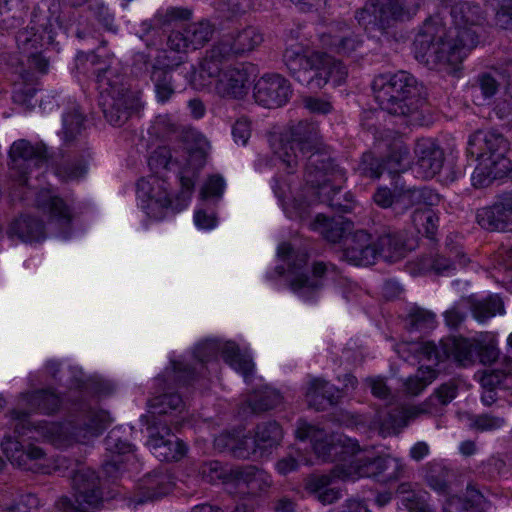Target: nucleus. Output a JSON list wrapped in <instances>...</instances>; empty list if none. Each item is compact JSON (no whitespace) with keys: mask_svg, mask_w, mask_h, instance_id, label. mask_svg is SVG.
<instances>
[{"mask_svg":"<svg viewBox=\"0 0 512 512\" xmlns=\"http://www.w3.org/2000/svg\"><path fill=\"white\" fill-rule=\"evenodd\" d=\"M511 371L512 363L509 361L505 364L504 369L485 371L480 378V384L483 389L507 388L508 384L506 382L510 379Z\"/></svg>","mask_w":512,"mask_h":512,"instance_id":"52","label":"nucleus"},{"mask_svg":"<svg viewBox=\"0 0 512 512\" xmlns=\"http://www.w3.org/2000/svg\"><path fill=\"white\" fill-rule=\"evenodd\" d=\"M1 449L13 466L32 473H46L48 470L45 451L34 444H21L11 435H5Z\"/></svg>","mask_w":512,"mask_h":512,"instance_id":"15","label":"nucleus"},{"mask_svg":"<svg viewBox=\"0 0 512 512\" xmlns=\"http://www.w3.org/2000/svg\"><path fill=\"white\" fill-rule=\"evenodd\" d=\"M328 272V265L324 262H315L312 275L299 274L290 282V288L305 300L313 299L323 287V278Z\"/></svg>","mask_w":512,"mask_h":512,"instance_id":"31","label":"nucleus"},{"mask_svg":"<svg viewBox=\"0 0 512 512\" xmlns=\"http://www.w3.org/2000/svg\"><path fill=\"white\" fill-rule=\"evenodd\" d=\"M141 423L147 427V445L151 452L160 461H179L186 453V446L182 440L171 433L167 422L160 423L150 418H141Z\"/></svg>","mask_w":512,"mask_h":512,"instance_id":"13","label":"nucleus"},{"mask_svg":"<svg viewBox=\"0 0 512 512\" xmlns=\"http://www.w3.org/2000/svg\"><path fill=\"white\" fill-rule=\"evenodd\" d=\"M313 88L322 89L328 83L333 86L342 85L348 76L347 67L331 55L318 51Z\"/></svg>","mask_w":512,"mask_h":512,"instance_id":"28","label":"nucleus"},{"mask_svg":"<svg viewBox=\"0 0 512 512\" xmlns=\"http://www.w3.org/2000/svg\"><path fill=\"white\" fill-rule=\"evenodd\" d=\"M253 438L260 450V456H264L270 454L274 448L280 445L283 439V429L276 421L262 422L254 428Z\"/></svg>","mask_w":512,"mask_h":512,"instance_id":"39","label":"nucleus"},{"mask_svg":"<svg viewBox=\"0 0 512 512\" xmlns=\"http://www.w3.org/2000/svg\"><path fill=\"white\" fill-rule=\"evenodd\" d=\"M414 155L418 173L424 179H431L437 175L444 163V152L431 138H420L414 146Z\"/></svg>","mask_w":512,"mask_h":512,"instance_id":"24","label":"nucleus"},{"mask_svg":"<svg viewBox=\"0 0 512 512\" xmlns=\"http://www.w3.org/2000/svg\"><path fill=\"white\" fill-rule=\"evenodd\" d=\"M37 206L43 211H48L51 218L60 225H69L72 221V214L69 206L63 199L52 195L47 190H42L36 198Z\"/></svg>","mask_w":512,"mask_h":512,"instance_id":"42","label":"nucleus"},{"mask_svg":"<svg viewBox=\"0 0 512 512\" xmlns=\"http://www.w3.org/2000/svg\"><path fill=\"white\" fill-rule=\"evenodd\" d=\"M193 10L188 7L170 6L166 9L157 11L154 16L155 25L160 28L171 27L185 21L191 20Z\"/></svg>","mask_w":512,"mask_h":512,"instance_id":"48","label":"nucleus"},{"mask_svg":"<svg viewBox=\"0 0 512 512\" xmlns=\"http://www.w3.org/2000/svg\"><path fill=\"white\" fill-rule=\"evenodd\" d=\"M449 470L445 467L434 464L430 465L426 475L425 481L427 485L440 494H447L449 492Z\"/></svg>","mask_w":512,"mask_h":512,"instance_id":"51","label":"nucleus"},{"mask_svg":"<svg viewBox=\"0 0 512 512\" xmlns=\"http://www.w3.org/2000/svg\"><path fill=\"white\" fill-rule=\"evenodd\" d=\"M358 170L361 175L377 179L384 171H387V165L383 159L375 157L371 152H365L362 155Z\"/></svg>","mask_w":512,"mask_h":512,"instance_id":"53","label":"nucleus"},{"mask_svg":"<svg viewBox=\"0 0 512 512\" xmlns=\"http://www.w3.org/2000/svg\"><path fill=\"white\" fill-rule=\"evenodd\" d=\"M283 61L291 77L302 85L313 88L318 51L311 54L301 52L300 47H290L284 51Z\"/></svg>","mask_w":512,"mask_h":512,"instance_id":"23","label":"nucleus"},{"mask_svg":"<svg viewBox=\"0 0 512 512\" xmlns=\"http://www.w3.org/2000/svg\"><path fill=\"white\" fill-rule=\"evenodd\" d=\"M387 172L393 179L410 163V150L408 145L400 138L394 139L388 148L386 159Z\"/></svg>","mask_w":512,"mask_h":512,"instance_id":"43","label":"nucleus"},{"mask_svg":"<svg viewBox=\"0 0 512 512\" xmlns=\"http://www.w3.org/2000/svg\"><path fill=\"white\" fill-rule=\"evenodd\" d=\"M230 475L238 489V494L243 499L262 497L268 494L273 486L272 476L263 468L255 465L234 468Z\"/></svg>","mask_w":512,"mask_h":512,"instance_id":"18","label":"nucleus"},{"mask_svg":"<svg viewBox=\"0 0 512 512\" xmlns=\"http://www.w3.org/2000/svg\"><path fill=\"white\" fill-rule=\"evenodd\" d=\"M499 356V350L493 340L485 341L477 339L476 358L478 357L483 365L492 364Z\"/></svg>","mask_w":512,"mask_h":512,"instance_id":"62","label":"nucleus"},{"mask_svg":"<svg viewBox=\"0 0 512 512\" xmlns=\"http://www.w3.org/2000/svg\"><path fill=\"white\" fill-rule=\"evenodd\" d=\"M341 258L355 266L375 264L376 249L374 238L365 230H357L344 240Z\"/></svg>","mask_w":512,"mask_h":512,"instance_id":"22","label":"nucleus"},{"mask_svg":"<svg viewBox=\"0 0 512 512\" xmlns=\"http://www.w3.org/2000/svg\"><path fill=\"white\" fill-rule=\"evenodd\" d=\"M469 308L474 318L480 322H484L496 314L504 313L503 300L497 294L489 295L482 300L470 299Z\"/></svg>","mask_w":512,"mask_h":512,"instance_id":"45","label":"nucleus"},{"mask_svg":"<svg viewBox=\"0 0 512 512\" xmlns=\"http://www.w3.org/2000/svg\"><path fill=\"white\" fill-rule=\"evenodd\" d=\"M363 41L356 35L335 39L331 43V47L335 53L342 56H349L361 47Z\"/></svg>","mask_w":512,"mask_h":512,"instance_id":"61","label":"nucleus"},{"mask_svg":"<svg viewBox=\"0 0 512 512\" xmlns=\"http://www.w3.org/2000/svg\"><path fill=\"white\" fill-rule=\"evenodd\" d=\"M235 444L233 446V457L244 460L252 457H261L260 450L257 448L253 436L236 437Z\"/></svg>","mask_w":512,"mask_h":512,"instance_id":"58","label":"nucleus"},{"mask_svg":"<svg viewBox=\"0 0 512 512\" xmlns=\"http://www.w3.org/2000/svg\"><path fill=\"white\" fill-rule=\"evenodd\" d=\"M409 18V12L399 0H368L355 12L358 24L371 36L386 34L398 22Z\"/></svg>","mask_w":512,"mask_h":512,"instance_id":"9","label":"nucleus"},{"mask_svg":"<svg viewBox=\"0 0 512 512\" xmlns=\"http://www.w3.org/2000/svg\"><path fill=\"white\" fill-rule=\"evenodd\" d=\"M70 390L78 393L81 397L73 399L71 419L67 423H50L46 425V432L56 440L73 438L76 441L85 440L98 436L110 423L109 414L103 410H96L87 403L86 396L108 395L112 392V386L96 378L85 379L82 371H73L70 383Z\"/></svg>","mask_w":512,"mask_h":512,"instance_id":"1","label":"nucleus"},{"mask_svg":"<svg viewBox=\"0 0 512 512\" xmlns=\"http://www.w3.org/2000/svg\"><path fill=\"white\" fill-rule=\"evenodd\" d=\"M425 410L417 406L392 407L377 414L375 423L378 425L379 434L383 437L399 434L411 420L417 418Z\"/></svg>","mask_w":512,"mask_h":512,"instance_id":"25","label":"nucleus"},{"mask_svg":"<svg viewBox=\"0 0 512 512\" xmlns=\"http://www.w3.org/2000/svg\"><path fill=\"white\" fill-rule=\"evenodd\" d=\"M374 246L377 259L383 258L385 261L393 262L403 256L404 237L400 231L388 227L374 239Z\"/></svg>","mask_w":512,"mask_h":512,"instance_id":"34","label":"nucleus"},{"mask_svg":"<svg viewBox=\"0 0 512 512\" xmlns=\"http://www.w3.org/2000/svg\"><path fill=\"white\" fill-rule=\"evenodd\" d=\"M427 492H416L411 490L402 497V503L411 512H434V509L427 502Z\"/></svg>","mask_w":512,"mask_h":512,"instance_id":"59","label":"nucleus"},{"mask_svg":"<svg viewBox=\"0 0 512 512\" xmlns=\"http://www.w3.org/2000/svg\"><path fill=\"white\" fill-rule=\"evenodd\" d=\"M85 155L80 159L62 158L57 164L55 173L63 181L78 180L87 172Z\"/></svg>","mask_w":512,"mask_h":512,"instance_id":"49","label":"nucleus"},{"mask_svg":"<svg viewBox=\"0 0 512 512\" xmlns=\"http://www.w3.org/2000/svg\"><path fill=\"white\" fill-rule=\"evenodd\" d=\"M219 351L222 352L224 361L247 380L253 371L254 364L249 355L241 353L235 342L228 341L221 344L217 340H206L195 348L194 355L201 363H205L216 357Z\"/></svg>","mask_w":512,"mask_h":512,"instance_id":"17","label":"nucleus"},{"mask_svg":"<svg viewBox=\"0 0 512 512\" xmlns=\"http://www.w3.org/2000/svg\"><path fill=\"white\" fill-rule=\"evenodd\" d=\"M214 30V26L207 20L194 22L187 25L182 31H171L166 45L171 51L185 54L189 48L195 50L203 47L211 40Z\"/></svg>","mask_w":512,"mask_h":512,"instance_id":"19","label":"nucleus"},{"mask_svg":"<svg viewBox=\"0 0 512 512\" xmlns=\"http://www.w3.org/2000/svg\"><path fill=\"white\" fill-rule=\"evenodd\" d=\"M136 65H143L146 70L151 67L150 79L154 85L156 99L159 103H166L175 94V86L172 77V67H159L150 63V58L145 53H137L134 57Z\"/></svg>","mask_w":512,"mask_h":512,"instance_id":"26","label":"nucleus"},{"mask_svg":"<svg viewBox=\"0 0 512 512\" xmlns=\"http://www.w3.org/2000/svg\"><path fill=\"white\" fill-rule=\"evenodd\" d=\"M20 401L30 412L53 414L59 410L61 400L57 394L48 389L20 394Z\"/></svg>","mask_w":512,"mask_h":512,"instance_id":"38","label":"nucleus"},{"mask_svg":"<svg viewBox=\"0 0 512 512\" xmlns=\"http://www.w3.org/2000/svg\"><path fill=\"white\" fill-rule=\"evenodd\" d=\"M476 160L478 161V165L475 167L471 177L472 185L475 188L489 186L494 180L501 178L509 170V167L504 165L494 164L481 159Z\"/></svg>","mask_w":512,"mask_h":512,"instance_id":"44","label":"nucleus"},{"mask_svg":"<svg viewBox=\"0 0 512 512\" xmlns=\"http://www.w3.org/2000/svg\"><path fill=\"white\" fill-rule=\"evenodd\" d=\"M372 88L382 110L403 118L407 125H423L426 101L413 75L406 71L379 75L374 79Z\"/></svg>","mask_w":512,"mask_h":512,"instance_id":"4","label":"nucleus"},{"mask_svg":"<svg viewBox=\"0 0 512 512\" xmlns=\"http://www.w3.org/2000/svg\"><path fill=\"white\" fill-rule=\"evenodd\" d=\"M477 339L453 337L446 339L448 358H452L459 366L473 365L476 360Z\"/></svg>","mask_w":512,"mask_h":512,"instance_id":"40","label":"nucleus"},{"mask_svg":"<svg viewBox=\"0 0 512 512\" xmlns=\"http://www.w3.org/2000/svg\"><path fill=\"white\" fill-rule=\"evenodd\" d=\"M431 198V191L426 187L405 188L395 186L393 213L395 216H401L412 208H422L421 205L427 204Z\"/></svg>","mask_w":512,"mask_h":512,"instance_id":"35","label":"nucleus"},{"mask_svg":"<svg viewBox=\"0 0 512 512\" xmlns=\"http://www.w3.org/2000/svg\"><path fill=\"white\" fill-rule=\"evenodd\" d=\"M479 29L454 25L446 32L440 22L428 19L414 39L415 58L430 68L440 64L455 66L479 44Z\"/></svg>","mask_w":512,"mask_h":512,"instance_id":"2","label":"nucleus"},{"mask_svg":"<svg viewBox=\"0 0 512 512\" xmlns=\"http://www.w3.org/2000/svg\"><path fill=\"white\" fill-rule=\"evenodd\" d=\"M10 415V425L14 430L15 436H24L34 428L28 419L29 413L27 411L12 410Z\"/></svg>","mask_w":512,"mask_h":512,"instance_id":"63","label":"nucleus"},{"mask_svg":"<svg viewBox=\"0 0 512 512\" xmlns=\"http://www.w3.org/2000/svg\"><path fill=\"white\" fill-rule=\"evenodd\" d=\"M298 150L302 156L310 153L305 164V172L308 171V165L311 157L315 154H327L323 150L318 126L308 121H299L291 125L285 139H281L280 146L275 154L286 166L288 173H293L299 164Z\"/></svg>","mask_w":512,"mask_h":512,"instance_id":"8","label":"nucleus"},{"mask_svg":"<svg viewBox=\"0 0 512 512\" xmlns=\"http://www.w3.org/2000/svg\"><path fill=\"white\" fill-rule=\"evenodd\" d=\"M354 453L349 464L336 465L330 474H312L304 482L305 490L324 505L332 504L341 497V490L332 486L334 479L355 480L360 477H375L387 469L393 473L387 479H398L403 473V466L394 458L384 456H368Z\"/></svg>","mask_w":512,"mask_h":512,"instance_id":"3","label":"nucleus"},{"mask_svg":"<svg viewBox=\"0 0 512 512\" xmlns=\"http://www.w3.org/2000/svg\"><path fill=\"white\" fill-rule=\"evenodd\" d=\"M436 377L433 369L427 367L425 370L419 369L415 376L409 377L405 383L407 391L412 395H418L424 388L430 384Z\"/></svg>","mask_w":512,"mask_h":512,"instance_id":"56","label":"nucleus"},{"mask_svg":"<svg viewBox=\"0 0 512 512\" xmlns=\"http://www.w3.org/2000/svg\"><path fill=\"white\" fill-rule=\"evenodd\" d=\"M495 25L505 30H512V0H498Z\"/></svg>","mask_w":512,"mask_h":512,"instance_id":"64","label":"nucleus"},{"mask_svg":"<svg viewBox=\"0 0 512 512\" xmlns=\"http://www.w3.org/2000/svg\"><path fill=\"white\" fill-rule=\"evenodd\" d=\"M225 181L220 175H211L200 190V198L203 201L216 204L223 195Z\"/></svg>","mask_w":512,"mask_h":512,"instance_id":"54","label":"nucleus"},{"mask_svg":"<svg viewBox=\"0 0 512 512\" xmlns=\"http://www.w3.org/2000/svg\"><path fill=\"white\" fill-rule=\"evenodd\" d=\"M304 179L312 194L335 212L350 213L354 209L352 195L341 193V185L345 181L344 172L333 163L328 154H315L311 157Z\"/></svg>","mask_w":512,"mask_h":512,"instance_id":"5","label":"nucleus"},{"mask_svg":"<svg viewBox=\"0 0 512 512\" xmlns=\"http://www.w3.org/2000/svg\"><path fill=\"white\" fill-rule=\"evenodd\" d=\"M7 234L23 242L40 241L45 238L44 224L37 218L21 216L11 222Z\"/></svg>","mask_w":512,"mask_h":512,"instance_id":"41","label":"nucleus"},{"mask_svg":"<svg viewBox=\"0 0 512 512\" xmlns=\"http://www.w3.org/2000/svg\"><path fill=\"white\" fill-rule=\"evenodd\" d=\"M150 411L147 415H142L141 418H150L157 421L159 426L164 425L162 416H173L174 413H180L184 408V402L181 396L174 392H164L163 394L156 396L149 400ZM170 424H173V420H169Z\"/></svg>","mask_w":512,"mask_h":512,"instance_id":"33","label":"nucleus"},{"mask_svg":"<svg viewBox=\"0 0 512 512\" xmlns=\"http://www.w3.org/2000/svg\"><path fill=\"white\" fill-rule=\"evenodd\" d=\"M341 396L340 389L322 378L310 380L305 393L308 405L318 411L326 410L328 406L337 404Z\"/></svg>","mask_w":512,"mask_h":512,"instance_id":"29","label":"nucleus"},{"mask_svg":"<svg viewBox=\"0 0 512 512\" xmlns=\"http://www.w3.org/2000/svg\"><path fill=\"white\" fill-rule=\"evenodd\" d=\"M434 324V313L419 307L411 309L406 319V327L409 331L426 332L432 329Z\"/></svg>","mask_w":512,"mask_h":512,"instance_id":"50","label":"nucleus"},{"mask_svg":"<svg viewBox=\"0 0 512 512\" xmlns=\"http://www.w3.org/2000/svg\"><path fill=\"white\" fill-rule=\"evenodd\" d=\"M476 221L488 231H512L511 199L478 209Z\"/></svg>","mask_w":512,"mask_h":512,"instance_id":"27","label":"nucleus"},{"mask_svg":"<svg viewBox=\"0 0 512 512\" xmlns=\"http://www.w3.org/2000/svg\"><path fill=\"white\" fill-rule=\"evenodd\" d=\"M37 89L27 83L19 84L13 91V101L21 105L25 109H31L36 106L38 99L36 98Z\"/></svg>","mask_w":512,"mask_h":512,"instance_id":"57","label":"nucleus"},{"mask_svg":"<svg viewBox=\"0 0 512 512\" xmlns=\"http://www.w3.org/2000/svg\"><path fill=\"white\" fill-rule=\"evenodd\" d=\"M105 445L108 451L120 457L132 451V445L123 440L120 436V431L116 429H113L108 433L105 438Z\"/></svg>","mask_w":512,"mask_h":512,"instance_id":"60","label":"nucleus"},{"mask_svg":"<svg viewBox=\"0 0 512 512\" xmlns=\"http://www.w3.org/2000/svg\"><path fill=\"white\" fill-rule=\"evenodd\" d=\"M263 42V35L255 27L223 35L209 50L200 64V76L207 74L211 79L219 75L221 65L231 57L254 50Z\"/></svg>","mask_w":512,"mask_h":512,"instance_id":"7","label":"nucleus"},{"mask_svg":"<svg viewBox=\"0 0 512 512\" xmlns=\"http://www.w3.org/2000/svg\"><path fill=\"white\" fill-rule=\"evenodd\" d=\"M86 117L78 104H72L63 114L62 130L59 132L64 145H76L85 130Z\"/></svg>","mask_w":512,"mask_h":512,"instance_id":"36","label":"nucleus"},{"mask_svg":"<svg viewBox=\"0 0 512 512\" xmlns=\"http://www.w3.org/2000/svg\"><path fill=\"white\" fill-rule=\"evenodd\" d=\"M282 402V396L279 392L271 388H264L255 391L247 400V408L251 413L259 414L277 407Z\"/></svg>","mask_w":512,"mask_h":512,"instance_id":"46","label":"nucleus"},{"mask_svg":"<svg viewBox=\"0 0 512 512\" xmlns=\"http://www.w3.org/2000/svg\"><path fill=\"white\" fill-rule=\"evenodd\" d=\"M31 26L18 32L17 41L25 51L30 48L53 44L57 17H54L49 7H36L32 12Z\"/></svg>","mask_w":512,"mask_h":512,"instance_id":"14","label":"nucleus"},{"mask_svg":"<svg viewBox=\"0 0 512 512\" xmlns=\"http://www.w3.org/2000/svg\"><path fill=\"white\" fill-rule=\"evenodd\" d=\"M160 181L151 176L142 178L137 182V197L141 201V207L148 217L162 219L166 210L172 204L165 192L160 191Z\"/></svg>","mask_w":512,"mask_h":512,"instance_id":"21","label":"nucleus"},{"mask_svg":"<svg viewBox=\"0 0 512 512\" xmlns=\"http://www.w3.org/2000/svg\"><path fill=\"white\" fill-rule=\"evenodd\" d=\"M296 437L302 441L309 439L312 448L318 458L323 461H334L335 456L339 453L344 452V449H350L351 453L354 454L360 450V446L356 442H352L350 439H346L343 444L334 442V440L328 436V434L314 426L309 424L303 419L297 422Z\"/></svg>","mask_w":512,"mask_h":512,"instance_id":"16","label":"nucleus"},{"mask_svg":"<svg viewBox=\"0 0 512 512\" xmlns=\"http://www.w3.org/2000/svg\"><path fill=\"white\" fill-rule=\"evenodd\" d=\"M450 15L456 27H481L486 19L483 8L471 1L455 3L450 9Z\"/></svg>","mask_w":512,"mask_h":512,"instance_id":"37","label":"nucleus"},{"mask_svg":"<svg viewBox=\"0 0 512 512\" xmlns=\"http://www.w3.org/2000/svg\"><path fill=\"white\" fill-rule=\"evenodd\" d=\"M311 226L328 242L344 245L345 238L351 234L353 223L342 216L328 218L323 214H318Z\"/></svg>","mask_w":512,"mask_h":512,"instance_id":"30","label":"nucleus"},{"mask_svg":"<svg viewBox=\"0 0 512 512\" xmlns=\"http://www.w3.org/2000/svg\"><path fill=\"white\" fill-rule=\"evenodd\" d=\"M99 105L105 119L113 126H122L140 109L137 95L124 83V76L110 66L96 71Z\"/></svg>","mask_w":512,"mask_h":512,"instance_id":"6","label":"nucleus"},{"mask_svg":"<svg viewBox=\"0 0 512 512\" xmlns=\"http://www.w3.org/2000/svg\"><path fill=\"white\" fill-rule=\"evenodd\" d=\"M171 370L166 369L165 376L173 379L178 385H188L195 379V371L189 365L181 361H171Z\"/></svg>","mask_w":512,"mask_h":512,"instance_id":"55","label":"nucleus"},{"mask_svg":"<svg viewBox=\"0 0 512 512\" xmlns=\"http://www.w3.org/2000/svg\"><path fill=\"white\" fill-rule=\"evenodd\" d=\"M509 149L508 139L496 130H477L467 143L468 156L507 167L510 165L506 157Z\"/></svg>","mask_w":512,"mask_h":512,"instance_id":"12","label":"nucleus"},{"mask_svg":"<svg viewBox=\"0 0 512 512\" xmlns=\"http://www.w3.org/2000/svg\"><path fill=\"white\" fill-rule=\"evenodd\" d=\"M438 216L429 207L415 208L411 214V222L419 233L432 239L438 228Z\"/></svg>","mask_w":512,"mask_h":512,"instance_id":"47","label":"nucleus"},{"mask_svg":"<svg viewBox=\"0 0 512 512\" xmlns=\"http://www.w3.org/2000/svg\"><path fill=\"white\" fill-rule=\"evenodd\" d=\"M172 490V483L168 475L153 472L145 475L138 483L137 504L148 500H156L167 495Z\"/></svg>","mask_w":512,"mask_h":512,"instance_id":"32","label":"nucleus"},{"mask_svg":"<svg viewBox=\"0 0 512 512\" xmlns=\"http://www.w3.org/2000/svg\"><path fill=\"white\" fill-rule=\"evenodd\" d=\"M292 94L290 83L280 74H265L255 84V101L266 108L284 105Z\"/></svg>","mask_w":512,"mask_h":512,"instance_id":"20","label":"nucleus"},{"mask_svg":"<svg viewBox=\"0 0 512 512\" xmlns=\"http://www.w3.org/2000/svg\"><path fill=\"white\" fill-rule=\"evenodd\" d=\"M9 177L19 185H27L29 177L47 161L43 144L32 145L25 139L15 141L9 151Z\"/></svg>","mask_w":512,"mask_h":512,"instance_id":"10","label":"nucleus"},{"mask_svg":"<svg viewBox=\"0 0 512 512\" xmlns=\"http://www.w3.org/2000/svg\"><path fill=\"white\" fill-rule=\"evenodd\" d=\"M223 65H221L219 75L215 76V78H218L215 86L216 93L222 98L242 99L248 92L249 73L247 68L243 64L226 68ZM191 69L193 78L190 83L193 88L202 90L211 83L212 78L209 79L207 74H203L201 77L200 71L196 73L193 66Z\"/></svg>","mask_w":512,"mask_h":512,"instance_id":"11","label":"nucleus"}]
</instances>
